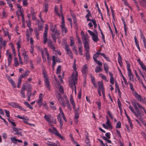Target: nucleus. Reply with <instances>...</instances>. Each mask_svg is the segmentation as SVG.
<instances>
[{"label": "nucleus", "mask_w": 146, "mask_h": 146, "mask_svg": "<svg viewBox=\"0 0 146 146\" xmlns=\"http://www.w3.org/2000/svg\"><path fill=\"white\" fill-rule=\"evenodd\" d=\"M132 105L135 109V110H134L132 106L130 105L129 107V108L131 110V111L134 114L135 116L138 118L140 120L142 119V114L141 112L140 111L138 107L139 108L143 109L145 114H146V110L145 108L141 106L139 103L136 102H132Z\"/></svg>", "instance_id": "obj_1"}, {"label": "nucleus", "mask_w": 146, "mask_h": 146, "mask_svg": "<svg viewBox=\"0 0 146 146\" xmlns=\"http://www.w3.org/2000/svg\"><path fill=\"white\" fill-rule=\"evenodd\" d=\"M73 67L74 71L72 73L71 78L69 80V85L70 87L72 88V91H73V87H74V90L75 92H76V85L77 83L78 73L76 70V65L75 62L73 64Z\"/></svg>", "instance_id": "obj_2"}, {"label": "nucleus", "mask_w": 146, "mask_h": 146, "mask_svg": "<svg viewBox=\"0 0 146 146\" xmlns=\"http://www.w3.org/2000/svg\"><path fill=\"white\" fill-rule=\"evenodd\" d=\"M55 95L58 101L64 108L66 107V104L68 108L70 110H71V106L66 96H64L63 98H62L60 94L58 93L57 92L55 93Z\"/></svg>", "instance_id": "obj_3"}, {"label": "nucleus", "mask_w": 146, "mask_h": 146, "mask_svg": "<svg viewBox=\"0 0 146 146\" xmlns=\"http://www.w3.org/2000/svg\"><path fill=\"white\" fill-rule=\"evenodd\" d=\"M51 115L50 114L46 115L45 114L44 117V118L46 120L48 123H50L56 124V119H52L51 120L50 118Z\"/></svg>", "instance_id": "obj_4"}, {"label": "nucleus", "mask_w": 146, "mask_h": 146, "mask_svg": "<svg viewBox=\"0 0 146 146\" xmlns=\"http://www.w3.org/2000/svg\"><path fill=\"white\" fill-rule=\"evenodd\" d=\"M48 131L58 136L61 139H63V137L58 132L57 130L55 127H53L52 129H49Z\"/></svg>", "instance_id": "obj_5"}, {"label": "nucleus", "mask_w": 146, "mask_h": 146, "mask_svg": "<svg viewBox=\"0 0 146 146\" xmlns=\"http://www.w3.org/2000/svg\"><path fill=\"white\" fill-rule=\"evenodd\" d=\"M60 35V32L58 30H56L54 32H52L51 36L55 43L56 42V38H58L59 36Z\"/></svg>", "instance_id": "obj_6"}, {"label": "nucleus", "mask_w": 146, "mask_h": 146, "mask_svg": "<svg viewBox=\"0 0 146 146\" xmlns=\"http://www.w3.org/2000/svg\"><path fill=\"white\" fill-rule=\"evenodd\" d=\"M88 32L90 35L92 36L93 40L95 42H97L99 40V39L98 36V33L96 32V34H95L93 32L90 30H88Z\"/></svg>", "instance_id": "obj_7"}, {"label": "nucleus", "mask_w": 146, "mask_h": 146, "mask_svg": "<svg viewBox=\"0 0 146 146\" xmlns=\"http://www.w3.org/2000/svg\"><path fill=\"white\" fill-rule=\"evenodd\" d=\"M48 26L47 25H46L45 31L43 35V38L44 39L43 43L46 44L47 40V32L48 30Z\"/></svg>", "instance_id": "obj_8"}, {"label": "nucleus", "mask_w": 146, "mask_h": 146, "mask_svg": "<svg viewBox=\"0 0 146 146\" xmlns=\"http://www.w3.org/2000/svg\"><path fill=\"white\" fill-rule=\"evenodd\" d=\"M64 49L66 51V53L72 59L73 58V56L72 52L71 50L69 48V46L68 44H66Z\"/></svg>", "instance_id": "obj_9"}, {"label": "nucleus", "mask_w": 146, "mask_h": 146, "mask_svg": "<svg viewBox=\"0 0 146 146\" xmlns=\"http://www.w3.org/2000/svg\"><path fill=\"white\" fill-rule=\"evenodd\" d=\"M13 129L15 132V135L22 136V131L21 129L14 127H13Z\"/></svg>", "instance_id": "obj_10"}, {"label": "nucleus", "mask_w": 146, "mask_h": 146, "mask_svg": "<svg viewBox=\"0 0 146 146\" xmlns=\"http://www.w3.org/2000/svg\"><path fill=\"white\" fill-rule=\"evenodd\" d=\"M43 98V95L42 94L40 93L39 94V99L36 101V102L38 103L39 107H40L42 105Z\"/></svg>", "instance_id": "obj_11"}, {"label": "nucleus", "mask_w": 146, "mask_h": 146, "mask_svg": "<svg viewBox=\"0 0 146 146\" xmlns=\"http://www.w3.org/2000/svg\"><path fill=\"white\" fill-rule=\"evenodd\" d=\"M47 44L48 46L52 50L55 51L56 50L54 46V44L53 43L52 41L50 40H47Z\"/></svg>", "instance_id": "obj_12"}, {"label": "nucleus", "mask_w": 146, "mask_h": 146, "mask_svg": "<svg viewBox=\"0 0 146 146\" xmlns=\"http://www.w3.org/2000/svg\"><path fill=\"white\" fill-rule=\"evenodd\" d=\"M70 101L73 106V108L74 111H78L79 110V108H78L77 109L76 108L75 103L74 102L73 97L72 96H71L70 98Z\"/></svg>", "instance_id": "obj_13"}, {"label": "nucleus", "mask_w": 146, "mask_h": 146, "mask_svg": "<svg viewBox=\"0 0 146 146\" xmlns=\"http://www.w3.org/2000/svg\"><path fill=\"white\" fill-rule=\"evenodd\" d=\"M98 90H101L102 92L103 90H104L103 82H102L98 81Z\"/></svg>", "instance_id": "obj_14"}, {"label": "nucleus", "mask_w": 146, "mask_h": 146, "mask_svg": "<svg viewBox=\"0 0 146 146\" xmlns=\"http://www.w3.org/2000/svg\"><path fill=\"white\" fill-rule=\"evenodd\" d=\"M44 82L45 86L49 90H50V82L49 81L48 78L44 79Z\"/></svg>", "instance_id": "obj_15"}, {"label": "nucleus", "mask_w": 146, "mask_h": 146, "mask_svg": "<svg viewBox=\"0 0 146 146\" xmlns=\"http://www.w3.org/2000/svg\"><path fill=\"white\" fill-rule=\"evenodd\" d=\"M134 95L138 101L140 102L142 101V98L141 96L138 94L137 92H135L134 93Z\"/></svg>", "instance_id": "obj_16"}, {"label": "nucleus", "mask_w": 146, "mask_h": 146, "mask_svg": "<svg viewBox=\"0 0 146 146\" xmlns=\"http://www.w3.org/2000/svg\"><path fill=\"white\" fill-rule=\"evenodd\" d=\"M84 47L86 51H89V42H83Z\"/></svg>", "instance_id": "obj_17"}, {"label": "nucleus", "mask_w": 146, "mask_h": 146, "mask_svg": "<svg viewBox=\"0 0 146 146\" xmlns=\"http://www.w3.org/2000/svg\"><path fill=\"white\" fill-rule=\"evenodd\" d=\"M30 72V71L29 70H26L25 72L23 73V74H22L19 77L21 78H25L28 76L29 75Z\"/></svg>", "instance_id": "obj_18"}, {"label": "nucleus", "mask_w": 146, "mask_h": 146, "mask_svg": "<svg viewBox=\"0 0 146 146\" xmlns=\"http://www.w3.org/2000/svg\"><path fill=\"white\" fill-rule=\"evenodd\" d=\"M128 76L130 80L133 81V75L132 73L131 70L128 71Z\"/></svg>", "instance_id": "obj_19"}, {"label": "nucleus", "mask_w": 146, "mask_h": 146, "mask_svg": "<svg viewBox=\"0 0 146 146\" xmlns=\"http://www.w3.org/2000/svg\"><path fill=\"white\" fill-rule=\"evenodd\" d=\"M82 39L83 42H89L88 36L87 35H86L84 34L82 35Z\"/></svg>", "instance_id": "obj_20"}, {"label": "nucleus", "mask_w": 146, "mask_h": 146, "mask_svg": "<svg viewBox=\"0 0 146 146\" xmlns=\"http://www.w3.org/2000/svg\"><path fill=\"white\" fill-rule=\"evenodd\" d=\"M59 110L60 111V113L57 116V119L58 117H60L61 119H62L61 116H62L64 115V112H63L62 108L61 107H60L59 108Z\"/></svg>", "instance_id": "obj_21"}, {"label": "nucleus", "mask_w": 146, "mask_h": 146, "mask_svg": "<svg viewBox=\"0 0 146 146\" xmlns=\"http://www.w3.org/2000/svg\"><path fill=\"white\" fill-rule=\"evenodd\" d=\"M62 30V34H65L67 32V30L66 27L65 26H60Z\"/></svg>", "instance_id": "obj_22"}, {"label": "nucleus", "mask_w": 146, "mask_h": 146, "mask_svg": "<svg viewBox=\"0 0 146 146\" xmlns=\"http://www.w3.org/2000/svg\"><path fill=\"white\" fill-rule=\"evenodd\" d=\"M106 119H107V121L106 123V124L108 125V127H109L111 129H112L113 127H112V125H111L110 121L108 118V117H106Z\"/></svg>", "instance_id": "obj_23"}, {"label": "nucleus", "mask_w": 146, "mask_h": 146, "mask_svg": "<svg viewBox=\"0 0 146 146\" xmlns=\"http://www.w3.org/2000/svg\"><path fill=\"white\" fill-rule=\"evenodd\" d=\"M50 30L52 32H54L56 29V25L54 26L52 23H50Z\"/></svg>", "instance_id": "obj_24"}, {"label": "nucleus", "mask_w": 146, "mask_h": 146, "mask_svg": "<svg viewBox=\"0 0 146 146\" xmlns=\"http://www.w3.org/2000/svg\"><path fill=\"white\" fill-rule=\"evenodd\" d=\"M34 31L35 34L36 36L37 39H38L39 38V33L38 31L36 28H35L34 29Z\"/></svg>", "instance_id": "obj_25"}, {"label": "nucleus", "mask_w": 146, "mask_h": 146, "mask_svg": "<svg viewBox=\"0 0 146 146\" xmlns=\"http://www.w3.org/2000/svg\"><path fill=\"white\" fill-rule=\"evenodd\" d=\"M87 68L88 67L86 64H85L83 66L82 69V72L83 74L86 73Z\"/></svg>", "instance_id": "obj_26"}, {"label": "nucleus", "mask_w": 146, "mask_h": 146, "mask_svg": "<svg viewBox=\"0 0 146 146\" xmlns=\"http://www.w3.org/2000/svg\"><path fill=\"white\" fill-rule=\"evenodd\" d=\"M42 74L44 78V79L48 78L47 74L44 68L42 69Z\"/></svg>", "instance_id": "obj_27"}, {"label": "nucleus", "mask_w": 146, "mask_h": 146, "mask_svg": "<svg viewBox=\"0 0 146 146\" xmlns=\"http://www.w3.org/2000/svg\"><path fill=\"white\" fill-rule=\"evenodd\" d=\"M31 86L30 85L29 86V89L27 90V96H30L31 97V95H32V93H31L32 91L31 90Z\"/></svg>", "instance_id": "obj_28"}, {"label": "nucleus", "mask_w": 146, "mask_h": 146, "mask_svg": "<svg viewBox=\"0 0 146 146\" xmlns=\"http://www.w3.org/2000/svg\"><path fill=\"white\" fill-rule=\"evenodd\" d=\"M24 61L26 64H27L29 62V57L28 55H25L24 56Z\"/></svg>", "instance_id": "obj_29"}, {"label": "nucleus", "mask_w": 146, "mask_h": 146, "mask_svg": "<svg viewBox=\"0 0 146 146\" xmlns=\"http://www.w3.org/2000/svg\"><path fill=\"white\" fill-rule=\"evenodd\" d=\"M9 105L13 107H14L16 108H18L19 105L17 103L15 102H11L10 103Z\"/></svg>", "instance_id": "obj_30"}, {"label": "nucleus", "mask_w": 146, "mask_h": 146, "mask_svg": "<svg viewBox=\"0 0 146 146\" xmlns=\"http://www.w3.org/2000/svg\"><path fill=\"white\" fill-rule=\"evenodd\" d=\"M8 66H10L11 65V62L12 60L11 54H9L8 56Z\"/></svg>", "instance_id": "obj_31"}, {"label": "nucleus", "mask_w": 146, "mask_h": 146, "mask_svg": "<svg viewBox=\"0 0 146 146\" xmlns=\"http://www.w3.org/2000/svg\"><path fill=\"white\" fill-rule=\"evenodd\" d=\"M3 30L4 34L5 36H7L9 34V30L8 29L6 28L3 29Z\"/></svg>", "instance_id": "obj_32"}, {"label": "nucleus", "mask_w": 146, "mask_h": 146, "mask_svg": "<svg viewBox=\"0 0 146 146\" xmlns=\"http://www.w3.org/2000/svg\"><path fill=\"white\" fill-rule=\"evenodd\" d=\"M104 68L105 72L108 73L109 68L108 64L106 63L104 64Z\"/></svg>", "instance_id": "obj_33"}, {"label": "nucleus", "mask_w": 146, "mask_h": 146, "mask_svg": "<svg viewBox=\"0 0 146 146\" xmlns=\"http://www.w3.org/2000/svg\"><path fill=\"white\" fill-rule=\"evenodd\" d=\"M117 104L119 108V109L120 111L121 112L122 111V108L121 102H120L119 99H118L117 101Z\"/></svg>", "instance_id": "obj_34"}, {"label": "nucleus", "mask_w": 146, "mask_h": 146, "mask_svg": "<svg viewBox=\"0 0 146 146\" xmlns=\"http://www.w3.org/2000/svg\"><path fill=\"white\" fill-rule=\"evenodd\" d=\"M118 62L119 63L120 65H121L122 64V62L121 56L120 55L119 53H118Z\"/></svg>", "instance_id": "obj_35"}, {"label": "nucleus", "mask_w": 146, "mask_h": 146, "mask_svg": "<svg viewBox=\"0 0 146 146\" xmlns=\"http://www.w3.org/2000/svg\"><path fill=\"white\" fill-rule=\"evenodd\" d=\"M95 72L96 73H98L102 71V69L101 68L100 66H97L95 69Z\"/></svg>", "instance_id": "obj_36"}, {"label": "nucleus", "mask_w": 146, "mask_h": 146, "mask_svg": "<svg viewBox=\"0 0 146 146\" xmlns=\"http://www.w3.org/2000/svg\"><path fill=\"white\" fill-rule=\"evenodd\" d=\"M47 50V49L46 48H44L43 49H41L40 51L41 52V54L42 55V57L44 58V55L46 54V52L45 50Z\"/></svg>", "instance_id": "obj_37"}, {"label": "nucleus", "mask_w": 146, "mask_h": 146, "mask_svg": "<svg viewBox=\"0 0 146 146\" xmlns=\"http://www.w3.org/2000/svg\"><path fill=\"white\" fill-rule=\"evenodd\" d=\"M89 52V51H86L85 53L86 58L87 60H89L90 58V54Z\"/></svg>", "instance_id": "obj_38"}, {"label": "nucleus", "mask_w": 146, "mask_h": 146, "mask_svg": "<svg viewBox=\"0 0 146 146\" xmlns=\"http://www.w3.org/2000/svg\"><path fill=\"white\" fill-rule=\"evenodd\" d=\"M16 44L17 45L18 50V51H19L21 47V40H18Z\"/></svg>", "instance_id": "obj_39"}, {"label": "nucleus", "mask_w": 146, "mask_h": 146, "mask_svg": "<svg viewBox=\"0 0 146 146\" xmlns=\"http://www.w3.org/2000/svg\"><path fill=\"white\" fill-rule=\"evenodd\" d=\"M47 145L50 146H56V144L52 142L48 141L46 143Z\"/></svg>", "instance_id": "obj_40"}, {"label": "nucleus", "mask_w": 146, "mask_h": 146, "mask_svg": "<svg viewBox=\"0 0 146 146\" xmlns=\"http://www.w3.org/2000/svg\"><path fill=\"white\" fill-rule=\"evenodd\" d=\"M12 142L16 144L17 143V139H16L15 137H12L10 138Z\"/></svg>", "instance_id": "obj_41"}, {"label": "nucleus", "mask_w": 146, "mask_h": 146, "mask_svg": "<svg viewBox=\"0 0 146 146\" xmlns=\"http://www.w3.org/2000/svg\"><path fill=\"white\" fill-rule=\"evenodd\" d=\"M58 120L60 123V128L62 129V128L63 123L62 121V119L60 117H58Z\"/></svg>", "instance_id": "obj_42"}, {"label": "nucleus", "mask_w": 146, "mask_h": 146, "mask_svg": "<svg viewBox=\"0 0 146 146\" xmlns=\"http://www.w3.org/2000/svg\"><path fill=\"white\" fill-rule=\"evenodd\" d=\"M139 31L140 33V37L142 39L143 41H144L146 40L145 37L144 36L143 32L141 29H139Z\"/></svg>", "instance_id": "obj_43"}, {"label": "nucleus", "mask_w": 146, "mask_h": 146, "mask_svg": "<svg viewBox=\"0 0 146 146\" xmlns=\"http://www.w3.org/2000/svg\"><path fill=\"white\" fill-rule=\"evenodd\" d=\"M82 47V46H78V52L80 55H83Z\"/></svg>", "instance_id": "obj_44"}, {"label": "nucleus", "mask_w": 146, "mask_h": 146, "mask_svg": "<svg viewBox=\"0 0 146 146\" xmlns=\"http://www.w3.org/2000/svg\"><path fill=\"white\" fill-rule=\"evenodd\" d=\"M43 8L44 9V11L46 12L48 11V3H46L44 6Z\"/></svg>", "instance_id": "obj_45"}, {"label": "nucleus", "mask_w": 146, "mask_h": 146, "mask_svg": "<svg viewBox=\"0 0 146 146\" xmlns=\"http://www.w3.org/2000/svg\"><path fill=\"white\" fill-rule=\"evenodd\" d=\"M94 61L100 66H102V63L98 60L97 59H95Z\"/></svg>", "instance_id": "obj_46"}, {"label": "nucleus", "mask_w": 146, "mask_h": 146, "mask_svg": "<svg viewBox=\"0 0 146 146\" xmlns=\"http://www.w3.org/2000/svg\"><path fill=\"white\" fill-rule=\"evenodd\" d=\"M59 91L60 92V93L61 94H62L64 93L63 88L62 86H60L59 88Z\"/></svg>", "instance_id": "obj_47"}, {"label": "nucleus", "mask_w": 146, "mask_h": 146, "mask_svg": "<svg viewBox=\"0 0 146 146\" xmlns=\"http://www.w3.org/2000/svg\"><path fill=\"white\" fill-rule=\"evenodd\" d=\"M6 0L7 2V3L9 5V7L11 8V10H12L13 8V6L10 1V0Z\"/></svg>", "instance_id": "obj_48"}, {"label": "nucleus", "mask_w": 146, "mask_h": 146, "mask_svg": "<svg viewBox=\"0 0 146 146\" xmlns=\"http://www.w3.org/2000/svg\"><path fill=\"white\" fill-rule=\"evenodd\" d=\"M62 17V22L61 24L62 25H60V26H65V22L64 20V17L63 15H62V16H61Z\"/></svg>", "instance_id": "obj_49"}, {"label": "nucleus", "mask_w": 146, "mask_h": 146, "mask_svg": "<svg viewBox=\"0 0 146 146\" xmlns=\"http://www.w3.org/2000/svg\"><path fill=\"white\" fill-rule=\"evenodd\" d=\"M92 22L94 26V27L96 29L97 27V24L96 20L95 19H92Z\"/></svg>", "instance_id": "obj_50"}, {"label": "nucleus", "mask_w": 146, "mask_h": 146, "mask_svg": "<svg viewBox=\"0 0 146 146\" xmlns=\"http://www.w3.org/2000/svg\"><path fill=\"white\" fill-rule=\"evenodd\" d=\"M61 66H60L59 65L58 66L56 69V73L59 74L61 71Z\"/></svg>", "instance_id": "obj_51"}, {"label": "nucleus", "mask_w": 146, "mask_h": 146, "mask_svg": "<svg viewBox=\"0 0 146 146\" xmlns=\"http://www.w3.org/2000/svg\"><path fill=\"white\" fill-rule=\"evenodd\" d=\"M54 12L59 17L60 16V15L58 12V8L56 6L55 7Z\"/></svg>", "instance_id": "obj_52"}, {"label": "nucleus", "mask_w": 146, "mask_h": 146, "mask_svg": "<svg viewBox=\"0 0 146 146\" xmlns=\"http://www.w3.org/2000/svg\"><path fill=\"white\" fill-rule=\"evenodd\" d=\"M140 15L141 16V19L143 20V21L144 22H146V20L144 18L145 16L143 14V13H140Z\"/></svg>", "instance_id": "obj_53"}, {"label": "nucleus", "mask_w": 146, "mask_h": 146, "mask_svg": "<svg viewBox=\"0 0 146 146\" xmlns=\"http://www.w3.org/2000/svg\"><path fill=\"white\" fill-rule=\"evenodd\" d=\"M128 83L129 84L130 86V88L131 90L132 91H133L134 90V88H133V86L132 84L130 82H129Z\"/></svg>", "instance_id": "obj_54"}, {"label": "nucleus", "mask_w": 146, "mask_h": 146, "mask_svg": "<svg viewBox=\"0 0 146 146\" xmlns=\"http://www.w3.org/2000/svg\"><path fill=\"white\" fill-rule=\"evenodd\" d=\"M25 90H21V91L20 93L21 94L22 97L23 98H25Z\"/></svg>", "instance_id": "obj_55"}, {"label": "nucleus", "mask_w": 146, "mask_h": 146, "mask_svg": "<svg viewBox=\"0 0 146 146\" xmlns=\"http://www.w3.org/2000/svg\"><path fill=\"white\" fill-rule=\"evenodd\" d=\"M5 111L6 114V116L8 118H10V112L9 111L5 110Z\"/></svg>", "instance_id": "obj_56"}, {"label": "nucleus", "mask_w": 146, "mask_h": 146, "mask_svg": "<svg viewBox=\"0 0 146 146\" xmlns=\"http://www.w3.org/2000/svg\"><path fill=\"white\" fill-rule=\"evenodd\" d=\"M96 104H97L98 107V109L100 110L101 108V103L100 102L98 101L96 102Z\"/></svg>", "instance_id": "obj_57"}, {"label": "nucleus", "mask_w": 146, "mask_h": 146, "mask_svg": "<svg viewBox=\"0 0 146 146\" xmlns=\"http://www.w3.org/2000/svg\"><path fill=\"white\" fill-rule=\"evenodd\" d=\"M26 23L27 25V26L28 27H31V23L30 20H28L27 21H26Z\"/></svg>", "instance_id": "obj_58"}, {"label": "nucleus", "mask_w": 146, "mask_h": 146, "mask_svg": "<svg viewBox=\"0 0 146 146\" xmlns=\"http://www.w3.org/2000/svg\"><path fill=\"white\" fill-rule=\"evenodd\" d=\"M102 56H103L108 61H110V60L109 58L107 57L105 54H102Z\"/></svg>", "instance_id": "obj_59"}, {"label": "nucleus", "mask_w": 146, "mask_h": 146, "mask_svg": "<svg viewBox=\"0 0 146 146\" xmlns=\"http://www.w3.org/2000/svg\"><path fill=\"white\" fill-rule=\"evenodd\" d=\"M107 114L109 115V116H110V117L111 119H113V117L112 115V114H111L110 111V110H108L107 111Z\"/></svg>", "instance_id": "obj_60"}, {"label": "nucleus", "mask_w": 146, "mask_h": 146, "mask_svg": "<svg viewBox=\"0 0 146 146\" xmlns=\"http://www.w3.org/2000/svg\"><path fill=\"white\" fill-rule=\"evenodd\" d=\"M73 50L74 51L75 54L76 55H77L78 54V53L76 49V47L75 46H74L73 48Z\"/></svg>", "instance_id": "obj_61"}, {"label": "nucleus", "mask_w": 146, "mask_h": 146, "mask_svg": "<svg viewBox=\"0 0 146 146\" xmlns=\"http://www.w3.org/2000/svg\"><path fill=\"white\" fill-rule=\"evenodd\" d=\"M21 78L20 77H19L18 79V85L17 86V87L19 88L20 87V86L21 85Z\"/></svg>", "instance_id": "obj_62"}, {"label": "nucleus", "mask_w": 146, "mask_h": 146, "mask_svg": "<svg viewBox=\"0 0 146 146\" xmlns=\"http://www.w3.org/2000/svg\"><path fill=\"white\" fill-rule=\"evenodd\" d=\"M121 123L119 121L118 122L116 125V128H119L121 127Z\"/></svg>", "instance_id": "obj_63"}, {"label": "nucleus", "mask_w": 146, "mask_h": 146, "mask_svg": "<svg viewBox=\"0 0 146 146\" xmlns=\"http://www.w3.org/2000/svg\"><path fill=\"white\" fill-rule=\"evenodd\" d=\"M43 27V26L41 25H38V29H37L38 30V32L39 31L42 30Z\"/></svg>", "instance_id": "obj_64"}]
</instances>
